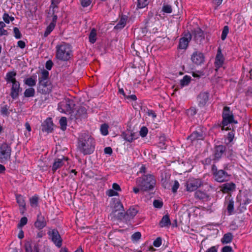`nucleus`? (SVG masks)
<instances>
[{"instance_id":"1","label":"nucleus","mask_w":252,"mask_h":252,"mask_svg":"<svg viewBox=\"0 0 252 252\" xmlns=\"http://www.w3.org/2000/svg\"><path fill=\"white\" fill-rule=\"evenodd\" d=\"M78 148L83 155H90L94 152L95 148L94 139L90 135L82 134L79 138Z\"/></svg>"},{"instance_id":"2","label":"nucleus","mask_w":252,"mask_h":252,"mask_svg":"<svg viewBox=\"0 0 252 252\" xmlns=\"http://www.w3.org/2000/svg\"><path fill=\"white\" fill-rule=\"evenodd\" d=\"M156 181L151 174L144 175L136 179V184L143 191H148L154 189Z\"/></svg>"},{"instance_id":"3","label":"nucleus","mask_w":252,"mask_h":252,"mask_svg":"<svg viewBox=\"0 0 252 252\" xmlns=\"http://www.w3.org/2000/svg\"><path fill=\"white\" fill-rule=\"evenodd\" d=\"M56 57L63 61L68 60L71 56V49L70 45L65 42H61L56 47Z\"/></svg>"},{"instance_id":"4","label":"nucleus","mask_w":252,"mask_h":252,"mask_svg":"<svg viewBox=\"0 0 252 252\" xmlns=\"http://www.w3.org/2000/svg\"><path fill=\"white\" fill-rule=\"evenodd\" d=\"M11 147L9 144L3 143L0 145V162L5 163L10 160Z\"/></svg>"},{"instance_id":"5","label":"nucleus","mask_w":252,"mask_h":252,"mask_svg":"<svg viewBox=\"0 0 252 252\" xmlns=\"http://www.w3.org/2000/svg\"><path fill=\"white\" fill-rule=\"evenodd\" d=\"M222 129L227 130V125L231 123L237 124V122L234 121L232 113L230 111L228 107L225 106L223 108L222 114Z\"/></svg>"},{"instance_id":"6","label":"nucleus","mask_w":252,"mask_h":252,"mask_svg":"<svg viewBox=\"0 0 252 252\" xmlns=\"http://www.w3.org/2000/svg\"><path fill=\"white\" fill-rule=\"evenodd\" d=\"M73 101L69 99H65L59 103L58 110L60 112L65 114H70L73 107Z\"/></svg>"},{"instance_id":"7","label":"nucleus","mask_w":252,"mask_h":252,"mask_svg":"<svg viewBox=\"0 0 252 252\" xmlns=\"http://www.w3.org/2000/svg\"><path fill=\"white\" fill-rule=\"evenodd\" d=\"M112 214L117 219L121 220L126 216L123 204L119 201H116L113 208Z\"/></svg>"},{"instance_id":"8","label":"nucleus","mask_w":252,"mask_h":252,"mask_svg":"<svg viewBox=\"0 0 252 252\" xmlns=\"http://www.w3.org/2000/svg\"><path fill=\"white\" fill-rule=\"evenodd\" d=\"M202 185L200 179L189 178L186 183V189L188 191H193L198 189Z\"/></svg>"},{"instance_id":"9","label":"nucleus","mask_w":252,"mask_h":252,"mask_svg":"<svg viewBox=\"0 0 252 252\" xmlns=\"http://www.w3.org/2000/svg\"><path fill=\"white\" fill-rule=\"evenodd\" d=\"M50 238L54 244L58 248L61 247L62 245V239L57 229H54L48 232Z\"/></svg>"},{"instance_id":"10","label":"nucleus","mask_w":252,"mask_h":252,"mask_svg":"<svg viewBox=\"0 0 252 252\" xmlns=\"http://www.w3.org/2000/svg\"><path fill=\"white\" fill-rule=\"evenodd\" d=\"M52 86L50 81L38 82L37 91L42 94H48L51 92Z\"/></svg>"},{"instance_id":"11","label":"nucleus","mask_w":252,"mask_h":252,"mask_svg":"<svg viewBox=\"0 0 252 252\" xmlns=\"http://www.w3.org/2000/svg\"><path fill=\"white\" fill-rule=\"evenodd\" d=\"M204 56L199 51H195L191 56V60L192 63L196 65H201L204 62Z\"/></svg>"},{"instance_id":"12","label":"nucleus","mask_w":252,"mask_h":252,"mask_svg":"<svg viewBox=\"0 0 252 252\" xmlns=\"http://www.w3.org/2000/svg\"><path fill=\"white\" fill-rule=\"evenodd\" d=\"M215 180L218 182H223L228 179V175L227 172L223 170H219L215 172Z\"/></svg>"},{"instance_id":"13","label":"nucleus","mask_w":252,"mask_h":252,"mask_svg":"<svg viewBox=\"0 0 252 252\" xmlns=\"http://www.w3.org/2000/svg\"><path fill=\"white\" fill-rule=\"evenodd\" d=\"M54 128V124L51 118H47L42 124V130L47 133L52 132Z\"/></svg>"},{"instance_id":"14","label":"nucleus","mask_w":252,"mask_h":252,"mask_svg":"<svg viewBox=\"0 0 252 252\" xmlns=\"http://www.w3.org/2000/svg\"><path fill=\"white\" fill-rule=\"evenodd\" d=\"M20 91V84L18 81L12 84L10 96L13 99H16L19 95Z\"/></svg>"},{"instance_id":"15","label":"nucleus","mask_w":252,"mask_h":252,"mask_svg":"<svg viewBox=\"0 0 252 252\" xmlns=\"http://www.w3.org/2000/svg\"><path fill=\"white\" fill-rule=\"evenodd\" d=\"M224 63V57L221 52L220 50L219 49L218 50L217 54L215 59V66L216 67V70L217 71L218 69L221 67Z\"/></svg>"},{"instance_id":"16","label":"nucleus","mask_w":252,"mask_h":252,"mask_svg":"<svg viewBox=\"0 0 252 252\" xmlns=\"http://www.w3.org/2000/svg\"><path fill=\"white\" fill-rule=\"evenodd\" d=\"M209 94L207 92L201 93L198 96L197 100L198 105L200 107L205 105L208 100Z\"/></svg>"},{"instance_id":"17","label":"nucleus","mask_w":252,"mask_h":252,"mask_svg":"<svg viewBox=\"0 0 252 252\" xmlns=\"http://www.w3.org/2000/svg\"><path fill=\"white\" fill-rule=\"evenodd\" d=\"M46 225L44 217L42 216L41 213L37 215V220L34 223L35 227L39 229H41L44 228Z\"/></svg>"},{"instance_id":"18","label":"nucleus","mask_w":252,"mask_h":252,"mask_svg":"<svg viewBox=\"0 0 252 252\" xmlns=\"http://www.w3.org/2000/svg\"><path fill=\"white\" fill-rule=\"evenodd\" d=\"M67 158L63 157L62 158H56L55 159L52 166V170L54 173L57 169L61 168L64 164L65 161H67Z\"/></svg>"},{"instance_id":"19","label":"nucleus","mask_w":252,"mask_h":252,"mask_svg":"<svg viewBox=\"0 0 252 252\" xmlns=\"http://www.w3.org/2000/svg\"><path fill=\"white\" fill-rule=\"evenodd\" d=\"M225 147L223 145H219L215 147L214 152V159L219 160L225 151Z\"/></svg>"},{"instance_id":"20","label":"nucleus","mask_w":252,"mask_h":252,"mask_svg":"<svg viewBox=\"0 0 252 252\" xmlns=\"http://www.w3.org/2000/svg\"><path fill=\"white\" fill-rule=\"evenodd\" d=\"M203 138L204 135L202 132L197 131L193 132L188 138V139L190 140L192 142L195 141L203 140Z\"/></svg>"},{"instance_id":"21","label":"nucleus","mask_w":252,"mask_h":252,"mask_svg":"<svg viewBox=\"0 0 252 252\" xmlns=\"http://www.w3.org/2000/svg\"><path fill=\"white\" fill-rule=\"evenodd\" d=\"M190 39V36L189 35L188 37H184L181 38L180 39L179 43V48L181 49H186L189 42V41Z\"/></svg>"},{"instance_id":"22","label":"nucleus","mask_w":252,"mask_h":252,"mask_svg":"<svg viewBox=\"0 0 252 252\" xmlns=\"http://www.w3.org/2000/svg\"><path fill=\"white\" fill-rule=\"evenodd\" d=\"M235 189V185L233 183H228L224 184L221 186V191L223 192H228L229 191L234 190Z\"/></svg>"},{"instance_id":"23","label":"nucleus","mask_w":252,"mask_h":252,"mask_svg":"<svg viewBox=\"0 0 252 252\" xmlns=\"http://www.w3.org/2000/svg\"><path fill=\"white\" fill-rule=\"evenodd\" d=\"M16 73L14 71L8 72L7 73L5 77V80L7 83H11L12 84L17 82L15 78Z\"/></svg>"},{"instance_id":"24","label":"nucleus","mask_w":252,"mask_h":252,"mask_svg":"<svg viewBox=\"0 0 252 252\" xmlns=\"http://www.w3.org/2000/svg\"><path fill=\"white\" fill-rule=\"evenodd\" d=\"M194 196L196 198L203 200H207L209 198L208 195L205 192L200 190H197L195 192Z\"/></svg>"},{"instance_id":"25","label":"nucleus","mask_w":252,"mask_h":252,"mask_svg":"<svg viewBox=\"0 0 252 252\" xmlns=\"http://www.w3.org/2000/svg\"><path fill=\"white\" fill-rule=\"evenodd\" d=\"M124 139L129 142H131L137 138V137L135 133H132L130 131H128L124 134Z\"/></svg>"},{"instance_id":"26","label":"nucleus","mask_w":252,"mask_h":252,"mask_svg":"<svg viewBox=\"0 0 252 252\" xmlns=\"http://www.w3.org/2000/svg\"><path fill=\"white\" fill-rule=\"evenodd\" d=\"M25 84L32 88L35 86L36 83V76H32L25 79L24 81Z\"/></svg>"},{"instance_id":"27","label":"nucleus","mask_w":252,"mask_h":252,"mask_svg":"<svg viewBox=\"0 0 252 252\" xmlns=\"http://www.w3.org/2000/svg\"><path fill=\"white\" fill-rule=\"evenodd\" d=\"M233 239V235L231 233H227L225 234L221 239V242L223 244L230 243Z\"/></svg>"},{"instance_id":"28","label":"nucleus","mask_w":252,"mask_h":252,"mask_svg":"<svg viewBox=\"0 0 252 252\" xmlns=\"http://www.w3.org/2000/svg\"><path fill=\"white\" fill-rule=\"evenodd\" d=\"M170 224L171 221L168 215L164 216L159 222V225L161 227L169 226Z\"/></svg>"},{"instance_id":"29","label":"nucleus","mask_w":252,"mask_h":252,"mask_svg":"<svg viewBox=\"0 0 252 252\" xmlns=\"http://www.w3.org/2000/svg\"><path fill=\"white\" fill-rule=\"evenodd\" d=\"M49 72L46 70L41 71L40 76L38 78V82L50 81L49 80Z\"/></svg>"},{"instance_id":"30","label":"nucleus","mask_w":252,"mask_h":252,"mask_svg":"<svg viewBox=\"0 0 252 252\" xmlns=\"http://www.w3.org/2000/svg\"><path fill=\"white\" fill-rule=\"evenodd\" d=\"M17 203L19 204L20 207H22L23 209L25 208L26 203L24 197L21 195H16V196Z\"/></svg>"},{"instance_id":"31","label":"nucleus","mask_w":252,"mask_h":252,"mask_svg":"<svg viewBox=\"0 0 252 252\" xmlns=\"http://www.w3.org/2000/svg\"><path fill=\"white\" fill-rule=\"evenodd\" d=\"M126 16H123L118 23V24L115 26V29H121L123 28L126 24Z\"/></svg>"},{"instance_id":"32","label":"nucleus","mask_w":252,"mask_h":252,"mask_svg":"<svg viewBox=\"0 0 252 252\" xmlns=\"http://www.w3.org/2000/svg\"><path fill=\"white\" fill-rule=\"evenodd\" d=\"M138 211L134 208H130L126 213V217L129 219L133 218L137 214Z\"/></svg>"},{"instance_id":"33","label":"nucleus","mask_w":252,"mask_h":252,"mask_svg":"<svg viewBox=\"0 0 252 252\" xmlns=\"http://www.w3.org/2000/svg\"><path fill=\"white\" fill-rule=\"evenodd\" d=\"M24 95L26 97H33L35 95V90L33 88H29L25 90Z\"/></svg>"},{"instance_id":"34","label":"nucleus","mask_w":252,"mask_h":252,"mask_svg":"<svg viewBox=\"0 0 252 252\" xmlns=\"http://www.w3.org/2000/svg\"><path fill=\"white\" fill-rule=\"evenodd\" d=\"M39 198L36 195H34L30 198V203L31 206L33 208L37 207Z\"/></svg>"},{"instance_id":"35","label":"nucleus","mask_w":252,"mask_h":252,"mask_svg":"<svg viewBox=\"0 0 252 252\" xmlns=\"http://www.w3.org/2000/svg\"><path fill=\"white\" fill-rule=\"evenodd\" d=\"M96 31L94 29H93L89 35V41L92 43H94L96 40Z\"/></svg>"},{"instance_id":"36","label":"nucleus","mask_w":252,"mask_h":252,"mask_svg":"<svg viewBox=\"0 0 252 252\" xmlns=\"http://www.w3.org/2000/svg\"><path fill=\"white\" fill-rule=\"evenodd\" d=\"M86 110L84 107H80L77 112V117L78 118H85L86 117Z\"/></svg>"},{"instance_id":"37","label":"nucleus","mask_w":252,"mask_h":252,"mask_svg":"<svg viewBox=\"0 0 252 252\" xmlns=\"http://www.w3.org/2000/svg\"><path fill=\"white\" fill-rule=\"evenodd\" d=\"M6 27L5 24L2 21L0 22V36L8 35V32L4 29Z\"/></svg>"},{"instance_id":"38","label":"nucleus","mask_w":252,"mask_h":252,"mask_svg":"<svg viewBox=\"0 0 252 252\" xmlns=\"http://www.w3.org/2000/svg\"><path fill=\"white\" fill-rule=\"evenodd\" d=\"M191 77L188 75L185 76L181 80L180 84L182 87L187 86L190 82Z\"/></svg>"},{"instance_id":"39","label":"nucleus","mask_w":252,"mask_h":252,"mask_svg":"<svg viewBox=\"0 0 252 252\" xmlns=\"http://www.w3.org/2000/svg\"><path fill=\"white\" fill-rule=\"evenodd\" d=\"M55 25L53 23H50L49 25L47 27L46 31L44 32V35L45 37H47L54 29Z\"/></svg>"},{"instance_id":"40","label":"nucleus","mask_w":252,"mask_h":252,"mask_svg":"<svg viewBox=\"0 0 252 252\" xmlns=\"http://www.w3.org/2000/svg\"><path fill=\"white\" fill-rule=\"evenodd\" d=\"M2 19L6 24H9L10 21H13L14 20V17L9 16L7 13L3 14Z\"/></svg>"},{"instance_id":"41","label":"nucleus","mask_w":252,"mask_h":252,"mask_svg":"<svg viewBox=\"0 0 252 252\" xmlns=\"http://www.w3.org/2000/svg\"><path fill=\"white\" fill-rule=\"evenodd\" d=\"M227 210L228 214L231 215L234 210V201L232 200H230L228 202Z\"/></svg>"},{"instance_id":"42","label":"nucleus","mask_w":252,"mask_h":252,"mask_svg":"<svg viewBox=\"0 0 252 252\" xmlns=\"http://www.w3.org/2000/svg\"><path fill=\"white\" fill-rule=\"evenodd\" d=\"M59 122H60L61 129L63 130H64L65 129H66V125H67L66 118L64 117H62L61 118Z\"/></svg>"},{"instance_id":"43","label":"nucleus","mask_w":252,"mask_h":252,"mask_svg":"<svg viewBox=\"0 0 252 252\" xmlns=\"http://www.w3.org/2000/svg\"><path fill=\"white\" fill-rule=\"evenodd\" d=\"M229 32V27L227 26H225L223 27L221 35V38L222 40H224Z\"/></svg>"},{"instance_id":"44","label":"nucleus","mask_w":252,"mask_h":252,"mask_svg":"<svg viewBox=\"0 0 252 252\" xmlns=\"http://www.w3.org/2000/svg\"><path fill=\"white\" fill-rule=\"evenodd\" d=\"M108 126L107 124H103L100 127V132L103 135H107L108 134Z\"/></svg>"},{"instance_id":"45","label":"nucleus","mask_w":252,"mask_h":252,"mask_svg":"<svg viewBox=\"0 0 252 252\" xmlns=\"http://www.w3.org/2000/svg\"><path fill=\"white\" fill-rule=\"evenodd\" d=\"M148 0H138L137 7L143 8L148 4Z\"/></svg>"},{"instance_id":"46","label":"nucleus","mask_w":252,"mask_h":252,"mask_svg":"<svg viewBox=\"0 0 252 252\" xmlns=\"http://www.w3.org/2000/svg\"><path fill=\"white\" fill-rule=\"evenodd\" d=\"M162 11L166 13H171L172 12V8L171 5L164 4Z\"/></svg>"},{"instance_id":"47","label":"nucleus","mask_w":252,"mask_h":252,"mask_svg":"<svg viewBox=\"0 0 252 252\" xmlns=\"http://www.w3.org/2000/svg\"><path fill=\"white\" fill-rule=\"evenodd\" d=\"M8 107L7 105H4L1 107L0 113L3 116H7L9 115Z\"/></svg>"},{"instance_id":"48","label":"nucleus","mask_w":252,"mask_h":252,"mask_svg":"<svg viewBox=\"0 0 252 252\" xmlns=\"http://www.w3.org/2000/svg\"><path fill=\"white\" fill-rule=\"evenodd\" d=\"M172 183H173V185H172V191L174 193L176 192L178 189L179 187V183L177 180L170 183V184H171Z\"/></svg>"},{"instance_id":"49","label":"nucleus","mask_w":252,"mask_h":252,"mask_svg":"<svg viewBox=\"0 0 252 252\" xmlns=\"http://www.w3.org/2000/svg\"><path fill=\"white\" fill-rule=\"evenodd\" d=\"M61 0H52L50 8L53 9V12H54V9L58 7V5L61 2Z\"/></svg>"},{"instance_id":"50","label":"nucleus","mask_w":252,"mask_h":252,"mask_svg":"<svg viewBox=\"0 0 252 252\" xmlns=\"http://www.w3.org/2000/svg\"><path fill=\"white\" fill-rule=\"evenodd\" d=\"M139 133L140 136L142 137H144L145 136H146L148 133L147 128L145 126L142 127L139 131Z\"/></svg>"},{"instance_id":"51","label":"nucleus","mask_w":252,"mask_h":252,"mask_svg":"<svg viewBox=\"0 0 252 252\" xmlns=\"http://www.w3.org/2000/svg\"><path fill=\"white\" fill-rule=\"evenodd\" d=\"M141 237V233L139 232H136L132 234L131 239L133 241H137L140 239Z\"/></svg>"},{"instance_id":"52","label":"nucleus","mask_w":252,"mask_h":252,"mask_svg":"<svg viewBox=\"0 0 252 252\" xmlns=\"http://www.w3.org/2000/svg\"><path fill=\"white\" fill-rule=\"evenodd\" d=\"M13 32L14 33V36L16 39L21 38V34L18 28L14 27L13 29Z\"/></svg>"},{"instance_id":"53","label":"nucleus","mask_w":252,"mask_h":252,"mask_svg":"<svg viewBox=\"0 0 252 252\" xmlns=\"http://www.w3.org/2000/svg\"><path fill=\"white\" fill-rule=\"evenodd\" d=\"M28 219L26 217H23L21 219L20 222L18 224L19 227H22L27 223Z\"/></svg>"},{"instance_id":"54","label":"nucleus","mask_w":252,"mask_h":252,"mask_svg":"<svg viewBox=\"0 0 252 252\" xmlns=\"http://www.w3.org/2000/svg\"><path fill=\"white\" fill-rule=\"evenodd\" d=\"M153 205L155 208H160L162 207L163 203L160 200H155L154 201Z\"/></svg>"},{"instance_id":"55","label":"nucleus","mask_w":252,"mask_h":252,"mask_svg":"<svg viewBox=\"0 0 252 252\" xmlns=\"http://www.w3.org/2000/svg\"><path fill=\"white\" fill-rule=\"evenodd\" d=\"M197 113V110L194 107H191L187 110V114L190 116H193Z\"/></svg>"},{"instance_id":"56","label":"nucleus","mask_w":252,"mask_h":252,"mask_svg":"<svg viewBox=\"0 0 252 252\" xmlns=\"http://www.w3.org/2000/svg\"><path fill=\"white\" fill-rule=\"evenodd\" d=\"M161 245V239L160 237L157 238L153 242V245L156 247H159Z\"/></svg>"},{"instance_id":"57","label":"nucleus","mask_w":252,"mask_h":252,"mask_svg":"<svg viewBox=\"0 0 252 252\" xmlns=\"http://www.w3.org/2000/svg\"><path fill=\"white\" fill-rule=\"evenodd\" d=\"M106 194L109 196H116L118 193L113 189H110L107 191Z\"/></svg>"},{"instance_id":"58","label":"nucleus","mask_w":252,"mask_h":252,"mask_svg":"<svg viewBox=\"0 0 252 252\" xmlns=\"http://www.w3.org/2000/svg\"><path fill=\"white\" fill-rule=\"evenodd\" d=\"M221 252H233V249L231 247L226 246L222 248Z\"/></svg>"},{"instance_id":"59","label":"nucleus","mask_w":252,"mask_h":252,"mask_svg":"<svg viewBox=\"0 0 252 252\" xmlns=\"http://www.w3.org/2000/svg\"><path fill=\"white\" fill-rule=\"evenodd\" d=\"M92 0H81V4L83 7H87L89 6Z\"/></svg>"},{"instance_id":"60","label":"nucleus","mask_w":252,"mask_h":252,"mask_svg":"<svg viewBox=\"0 0 252 252\" xmlns=\"http://www.w3.org/2000/svg\"><path fill=\"white\" fill-rule=\"evenodd\" d=\"M25 252H33L30 244L28 243L25 245Z\"/></svg>"},{"instance_id":"61","label":"nucleus","mask_w":252,"mask_h":252,"mask_svg":"<svg viewBox=\"0 0 252 252\" xmlns=\"http://www.w3.org/2000/svg\"><path fill=\"white\" fill-rule=\"evenodd\" d=\"M53 63L51 60L48 61L46 63V68L48 70H51L53 66Z\"/></svg>"},{"instance_id":"62","label":"nucleus","mask_w":252,"mask_h":252,"mask_svg":"<svg viewBox=\"0 0 252 252\" xmlns=\"http://www.w3.org/2000/svg\"><path fill=\"white\" fill-rule=\"evenodd\" d=\"M112 189L116 191H120L121 188L117 183H113L112 185Z\"/></svg>"},{"instance_id":"63","label":"nucleus","mask_w":252,"mask_h":252,"mask_svg":"<svg viewBox=\"0 0 252 252\" xmlns=\"http://www.w3.org/2000/svg\"><path fill=\"white\" fill-rule=\"evenodd\" d=\"M18 46L21 49H23L25 47L26 44L24 41L22 40H19L17 42Z\"/></svg>"},{"instance_id":"64","label":"nucleus","mask_w":252,"mask_h":252,"mask_svg":"<svg viewBox=\"0 0 252 252\" xmlns=\"http://www.w3.org/2000/svg\"><path fill=\"white\" fill-rule=\"evenodd\" d=\"M104 153L106 154L111 155L112 153V149L110 147H106L104 149Z\"/></svg>"}]
</instances>
